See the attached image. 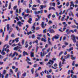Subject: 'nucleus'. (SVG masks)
Masks as SVG:
<instances>
[{
    "label": "nucleus",
    "instance_id": "nucleus-47",
    "mask_svg": "<svg viewBox=\"0 0 78 78\" xmlns=\"http://www.w3.org/2000/svg\"><path fill=\"white\" fill-rule=\"evenodd\" d=\"M66 5L67 7L69 6V2H67Z\"/></svg>",
    "mask_w": 78,
    "mask_h": 78
},
{
    "label": "nucleus",
    "instance_id": "nucleus-37",
    "mask_svg": "<svg viewBox=\"0 0 78 78\" xmlns=\"http://www.w3.org/2000/svg\"><path fill=\"white\" fill-rule=\"evenodd\" d=\"M11 37H15L14 34H12L11 35Z\"/></svg>",
    "mask_w": 78,
    "mask_h": 78
},
{
    "label": "nucleus",
    "instance_id": "nucleus-44",
    "mask_svg": "<svg viewBox=\"0 0 78 78\" xmlns=\"http://www.w3.org/2000/svg\"><path fill=\"white\" fill-rule=\"evenodd\" d=\"M54 67H57V66H58V65H57V64H56V63H55V64L54 65Z\"/></svg>",
    "mask_w": 78,
    "mask_h": 78
},
{
    "label": "nucleus",
    "instance_id": "nucleus-33",
    "mask_svg": "<svg viewBox=\"0 0 78 78\" xmlns=\"http://www.w3.org/2000/svg\"><path fill=\"white\" fill-rule=\"evenodd\" d=\"M38 48H39V46H37L36 48V52H37V51Z\"/></svg>",
    "mask_w": 78,
    "mask_h": 78
},
{
    "label": "nucleus",
    "instance_id": "nucleus-41",
    "mask_svg": "<svg viewBox=\"0 0 78 78\" xmlns=\"http://www.w3.org/2000/svg\"><path fill=\"white\" fill-rule=\"evenodd\" d=\"M39 29H40V28H39V27H37L36 28V29H35V30H36V31H37V30H39Z\"/></svg>",
    "mask_w": 78,
    "mask_h": 78
},
{
    "label": "nucleus",
    "instance_id": "nucleus-5",
    "mask_svg": "<svg viewBox=\"0 0 78 78\" xmlns=\"http://www.w3.org/2000/svg\"><path fill=\"white\" fill-rule=\"evenodd\" d=\"M48 44L49 45H51V41H50V38H48Z\"/></svg>",
    "mask_w": 78,
    "mask_h": 78
},
{
    "label": "nucleus",
    "instance_id": "nucleus-6",
    "mask_svg": "<svg viewBox=\"0 0 78 78\" xmlns=\"http://www.w3.org/2000/svg\"><path fill=\"white\" fill-rule=\"evenodd\" d=\"M73 3V1L71 2V5H70V7H72V6L73 8L75 7V4H74Z\"/></svg>",
    "mask_w": 78,
    "mask_h": 78
},
{
    "label": "nucleus",
    "instance_id": "nucleus-8",
    "mask_svg": "<svg viewBox=\"0 0 78 78\" xmlns=\"http://www.w3.org/2000/svg\"><path fill=\"white\" fill-rule=\"evenodd\" d=\"M6 46H7V45L6 44H5V45H4V46H3V49L2 50V51H1V54H2V53H3L4 52L3 51H4V49L5 48V47Z\"/></svg>",
    "mask_w": 78,
    "mask_h": 78
},
{
    "label": "nucleus",
    "instance_id": "nucleus-15",
    "mask_svg": "<svg viewBox=\"0 0 78 78\" xmlns=\"http://www.w3.org/2000/svg\"><path fill=\"white\" fill-rule=\"evenodd\" d=\"M41 27L43 28H45V26H44V22H42L41 24Z\"/></svg>",
    "mask_w": 78,
    "mask_h": 78
},
{
    "label": "nucleus",
    "instance_id": "nucleus-13",
    "mask_svg": "<svg viewBox=\"0 0 78 78\" xmlns=\"http://www.w3.org/2000/svg\"><path fill=\"white\" fill-rule=\"evenodd\" d=\"M49 31L51 33H54L55 32V30L53 29L49 30Z\"/></svg>",
    "mask_w": 78,
    "mask_h": 78
},
{
    "label": "nucleus",
    "instance_id": "nucleus-51",
    "mask_svg": "<svg viewBox=\"0 0 78 78\" xmlns=\"http://www.w3.org/2000/svg\"><path fill=\"white\" fill-rule=\"evenodd\" d=\"M37 36L39 37H42V34H38Z\"/></svg>",
    "mask_w": 78,
    "mask_h": 78
},
{
    "label": "nucleus",
    "instance_id": "nucleus-45",
    "mask_svg": "<svg viewBox=\"0 0 78 78\" xmlns=\"http://www.w3.org/2000/svg\"><path fill=\"white\" fill-rule=\"evenodd\" d=\"M8 76H9V75L8 74H7L5 76V78H8Z\"/></svg>",
    "mask_w": 78,
    "mask_h": 78
},
{
    "label": "nucleus",
    "instance_id": "nucleus-40",
    "mask_svg": "<svg viewBox=\"0 0 78 78\" xmlns=\"http://www.w3.org/2000/svg\"><path fill=\"white\" fill-rule=\"evenodd\" d=\"M48 23V24H51V23H52V21H51V20L49 21Z\"/></svg>",
    "mask_w": 78,
    "mask_h": 78
},
{
    "label": "nucleus",
    "instance_id": "nucleus-62",
    "mask_svg": "<svg viewBox=\"0 0 78 78\" xmlns=\"http://www.w3.org/2000/svg\"><path fill=\"white\" fill-rule=\"evenodd\" d=\"M32 9L33 10H37V8H32Z\"/></svg>",
    "mask_w": 78,
    "mask_h": 78
},
{
    "label": "nucleus",
    "instance_id": "nucleus-63",
    "mask_svg": "<svg viewBox=\"0 0 78 78\" xmlns=\"http://www.w3.org/2000/svg\"><path fill=\"white\" fill-rule=\"evenodd\" d=\"M15 54L14 53L12 56V58H14L15 56Z\"/></svg>",
    "mask_w": 78,
    "mask_h": 78
},
{
    "label": "nucleus",
    "instance_id": "nucleus-54",
    "mask_svg": "<svg viewBox=\"0 0 78 78\" xmlns=\"http://www.w3.org/2000/svg\"><path fill=\"white\" fill-rule=\"evenodd\" d=\"M13 29H12V28H10V30H9V31L10 32H11L12 31V30Z\"/></svg>",
    "mask_w": 78,
    "mask_h": 78
},
{
    "label": "nucleus",
    "instance_id": "nucleus-24",
    "mask_svg": "<svg viewBox=\"0 0 78 78\" xmlns=\"http://www.w3.org/2000/svg\"><path fill=\"white\" fill-rule=\"evenodd\" d=\"M55 25H53L52 26V28H54L55 29H56L57 28V25H56V26L55 27Z\"/></svg>",
    "mask_w": 78,
    "mask_h": 78
},
{
    "label": "nucleus",
    "instance_id": "nucleus-18",
    "mask_svg": "<svg viewBox=\"0 0 78 78\" xmlns=\"http://www.w3.org/2000/svg\"><path fill=\"white\" fill-rule=\"evenodd\" d=\"M9 24H8L7 25V30L9 31Z\"/></svg>",
    "mask_w": 78,
    "mask_h": 78
},
{
    "label": "nucleus",
    "instance_id": "nucleus-50",
    "mask_svg": "<svg viewBox=\"0 0 78 78\" xmlns=\"http://www.w3.org/2000/svg\"><path fill=\"white\" fill-rule=\"evenodd\" d=\"M64 44L65 45H69V43L67 42H65Z\"/></svg>",
    "mask_w": 78,
    "mask_h": 78
},
{
    "label": "nucleus",
    "instance_id": "nucleus-57",
    "mask_svg": "<svg viewBox=\"0 0 78 78\" xmlns=\"http://www.w3.org/2000/svg\"><path fill=\"white\" fill-rule=\"evenodd\" d=\"M63 53V52H62V51L60 52L59 54V56H61V55H62V54Z\"/></svg>",
    "mask_w": 78,
    "mask_h": 78
},
{
    "label": "nucleus",
    "instance_id": "nucleus-64",
    "mask_svg": "<svg viewBox=\"0 0 78 78\" xmlns=\"http://www.w3.org/2000/svg\"><path fill=\"white\" fill-rule=\"evenodd\" d=\"M40 11L41 14H42V13L43 12V10H41Z\"/></svg>",
    "mask_w": 78,
    "mask_h": 78
},
{
    "label": "nucleus",
    "instance_id": "nucleus-32",
    "mask_svg": "<svg viewBox=\"0 0 78 78\" xmlns=\"http://www.w3.org/2000/svg\"><path fill=\"white\" fill-rule=\"evenodd\" d=\"M51 13H50L49 15H48V19H50V17H51Z\"/></svg>",
    "mask_w": 78,
    "mask_h": 78
},
{
    "label": "nucleus",
    "instance_id": "nucleus-9",
    "mask_svg": "<svg viewBox=\"0 0 78 78\" xmlns=\"http://www.w3.org/2000/svg\"><path fill=\"white\" fill-rule=\"evenodd\" d=\"M32 20H33V19H32V18H30L29 19V20H28V22L29 23L31 24V21H32Z\"/></svg>",
    "mask_w": 78,
    "mask_h": 78
},
{
    "label": "nucleus",
    "instance_id": "nucleus-34",
    "mask_svg": "<svg viewBox=\"0 0 78 78\" xmlns=\"http://www.w3.org/2000/svg\"><path fill=\"white\" fill-rule=\"evenodd\" d=\"M46 30H47V29H45V30H44L43 31V33H46Z\"/></svg>",
    "mask_w": 78,
    "mask_h": 78
},
{
    "label": "nucleus",
    "instance_id": "nucleus-1",
    "mask_svg": "<svg viewBox=\"0 0 78 78\" xmlns=\"http://www.w3.org/2000/svg\"><path fill=\"white\" fill-rule=\"evenodd\" d=\"M54 63V61H53L50 60H49V62H48L47 63V65H50V66H51Z\"/></svg>",
    "mask_w": 78,
    "mask_h": 78
},
{
    "label": "nucleus",
    "instance_id": "nucleus-19",
    "mask_svg": "<svg viewBox=\"0 0 78 78\" xmlns=\"http://www.w3.org/2000/svg\"><path fill=\"white\" fill-rule=\"evenodd\" d=\"M46 77L47 78H51V75H48L46 76Z\"/></svg>",
    "mask_w": 78,
    "mask_h": 78
},
{
    "label": "nucleus",
    "instance_id": "nucleus-4",
    "mask_svg": "<svg viewBox=\"0 0 78 78\" xmlns=\"http://www.w3.org/2000/svg\"><path fill=\"white\" fill-rule=\"evenodd\" d=\"M40 7H41V8L40 9H42L43 8H46V7H47V5H41Z\"/></svg>",
    "mask_w": 78,
    "mask_h": 78
},
{
    "label": "nucleus",
    "instance_id": "nucleus-58",
    "mask_svg": "<svg viewBox=\"0 0 78 78\" xmlns=\"http://www.w3.org/2000/svg\"><path fill=\"white\" fill-rule=\"evenodd\" d=\"M55 14H56V15L57 16H59V13H58L57 12H55Z\"/></svg>",
    "mask_w": 78,
    "mask_h": 78
},
{
    "label": "nucleus",
    "instance_id": "nucleus-36",
    "mask_svg": "<svg viewBox=\"0 0 78 78\" xmlns=\"http://www.w3.org/2000/svg\"><path fill=\"white\" fill-rule=\"evenodd\" d=\"M51 9H53L54 11H56V9H55V8L51 7Z\"/></svg>",
    "mask_w": 78,
    "mask_h": 78
},
{
    "label": "nucleus",
    "instance_id": "nucleus-55",
    "mask_svg": "<svg viewBox=\"0 0 78 78\" xmlns=\"http://www.w3.org/2000/svg\"><path fill=\"white\" fill-rule=\"evenodd\" d=\"M52 6H53L54 7H55V5H56V4H55V3H54V2L52 3Z\"/></svg>",
    "mask_w": 78,
    "mask_h": 78
},
{
    "label": "nucleus",
    "instance_id": "nucleus-39",
    "mask_svg": "<svg viewBox=\"0 0 78 78\" xmlns=\"http://www.w3.org/2000/svg\"><path fill=\"white\" fill-rule=\"evenodd\" d=\"M26 12L27 13H30V12L29 11V9H27L26 10Z\"/></svg>",
    "mask_w": 78,
    "mask_h": 78
},
{
    "label": "nucleus",
    "instance_id": "nucleus-7",
    "mask_svg": "<svg viewBox=\"0 0 78 78\" xmlns=\"http://www.w3.org/2000/svg\"><path fill=\"white\" fill-rule=\"evenodd\" d=\"M59 35L57 34V35H55L54 36L55 39H58L59 38Z\"/></svg>",
    "mask_w": 78,
    "mask_h": 78
},
{
    "label": "nucleus",
    "instance_id": "nucleus-30",
    "mask_svg": "<svg viewBox=\"0 0 78 78\" xmlns=\"http://www.w3.org/2000/svg\"><path fill=\"white\" fill-rule=\"evenodd\" d=\"M22 44H23V45H24V43H25V40L23 39L22 40Z\"/></svg>",
    "mask_w": 78,
    "mask_h": 78
},
{
    "label": "nucleus",
    "instance_id": "nucleus-29",
    "mask_svg": "<svg viewBox=\"0 0 78 78\" xmlns=\"http://www.w3.org/2000/svg\"><path fill=\"white\" fill-rule=\"evenodd\" d=\"M23 76H27V73H24L23 74Z\"/></svg>",
    "mask_w": 78,
    "mask_h": 78
},
{
    "label": "nucleus",
    "instance_id": "nucleus-52",
    "mask_svg": "<svg viewBox=\"0 0 78 78\" xmlns=\"http://www.w3.org/2000/svg\"><path fill=\"white\" fill-rule=\"evenodd\" d=\"M72 65L73 66H75V62L73 61L72 63Z\"/></svg>",
    "mask_w": 78,
    "mask_h": 78
},
{
    "label": "nucleus",
    "instance_id": "nucleus-21",
    "mask_svg": "<svg viewBox=\"0 0 78 78\" xmlns=\"http://www.w3.org/2000/svg\"><path fill=\"white\" fill-rule=\"evenodd\" d=\"M19 37H18L15 40V41H16V42H19Z\"/></svg>",
    "mask_w": 78,
    "mask_h": 78
},
{
    "label": "nucleus",
    "instance_id": "nucleus-48",
    "mask_svg": "<svg viewBox=\"0 0 78 78\" xmlns=\"http://www.w3.org/2000/svg\"><path fill=\"white\" fill-rule=\"evenodd\" d=\"M31 72H32V74L34 73V70H33V68H32V69H31Z\"/></svg>",
    "mask_w": 78,
    "mask_h": 78
},
{
    "label": "nucleus",
    "instance_id": "nucleus-28",
    "mask_svg": "<svg viewBox=\"0 0 78 78\" xmlns=\"http://www.w3.org/2000/svg\"><path fill=\"white\" fill-rule=\"evenodd\" d=\"M8 38H9V37L8 36V35H7L6 36V37L5 38V41H8Z\"/></svg>",
    "mask_w": 78,
    "mask_h": 78
},
{
    "label": "nucleus",
    "instance_id": "nucleus-59",
    "mask_svg": "<svg viewBox=\"0 0 78 78\" xmlns=\"http://www.w3.org/2000/svg\"><path fill=\"white\" fill-rule=\"evenodd\" d=\"M17 8V5H16L15 6H14V7H13V9L15 10Z\"/></svg>",
    "mask_w": 78,
    "mask_h": 78
},
{
    "label": "nucleus",
    "instance_id": "nucleus-42",
    "mask_svg": "<svg viewBox=\"0 0 78 78\" xmlns=\"http://www.w3.org/2000/svg\"><path fill=\"white\" fill-rule=\"evenodd\" d=\"M10 72H11L12 73H13V71H12V70L11 69H10Z\"/></svg>",
    "mask_w": 78,
    "mask_h": 78
},
{
    "label": "nucleus",
    "instance_id": "nucleus-56",
    "mask_svg": "<svg viewBox=\"0 0 78 78\" xmlns=\"http://www.w3.org/2000/svg\"><path fill=\"white\" fill-rule=\"evenodd\" d=\"M6 70H4L3 71V73H5V74H6Z\"/></svg>",
    "mask_w": 78,
    "mask_h": 78
},
{
    "label": "nucleus",
    "instance_id": "nucleus-46",
    "mask_svg": "<svg viewBox=\"0 0 78 78\" xmlns=\"http://www.w3.org/2000/svg\"><path fill=\"white\" fill-rule=\"evenodd\" d=\"M73 42H74V43H76V41L75 39H73Z\"/></svg>",
    "mask_w": 78,
    "mask_h": 78
},
{
    "label": "nucleus",
    "instance_id": "nucleus-53",
    "mask_svg": "<svg viewBox=\"0 0 78 78\" xmlns=\"http://www.w3.org/2000/svg\"><path fill=\"white\" fill-rule=\"evenodd\" d=\"M17 71H18V68H15V72H17Z\"/></svg>",
    "mask_w": 78,
    "mask_h": 78
},
{
    "label": "nucleus",
    "instance_id": "nucleus-11",
    "mask_svg": "<svg viewBox=\"0 0 78 78\" xmlns=\"http://www.w3.org/2000/svg\"><path fill=\"white\" fill-rule=\"evenodd\" d=\"M71 59L72 60H75L76 59V57H73V55H71Z\"/></svg>",
    "mask_w": 78,
    "mask_h": 78
},
{
    "label": "nucleus",
    "instance_id": "nucleus-2",
    "mask_svg": "<svg viewBox=\"0 0 78 78\" xmlns=\"http://www.w3.org/2000/svg\"><path fill=\"white\" fill-rule=\"evenodd\" d=\"M22 47H19V46H17L14 48L13 50H16V51H17L18 49H22Z\"/></svg>",
    "mask_w": 78,
    "mask_h": 78
},
{
    "label": "nucleus",
    "instance_id": "nucleus-60",
    "mask_svg": "<svg viewBox=\"0 0 78 78\" xmlns=\"http://www.w3.org/2000/svg\"><path fill=\"white\" fill-rule=\"evenodd\" d=\"M35 37V35L33 34V35H32V38L33 39H34Z\"/></svg>",
    "mask_w": 78,
    "mask_h": 78
},
{
    "label": "nucleus",
    "instance_id": "nucleus-10",
    "mask_svg": "<svg viewBox=\"0 0 78 78\" xmlns=\"http://www.w3.org/2000/svg\"><path fill=\"white\" fill-rule=\"evenodd\" d=\"M34 53L33 52H30V56L31 58H33V57H34Z\"/></svg>",
    "mask_w": 78,
    "mask_h": 78
},
{
    "label": "nucleus",
    "instance_id": "nucleus-35",
    "mask_svg": "<svg viewBox=\"0 0 78 78\" xmlns=\"http://www.w3.org/2000/svg\"><path fill=\"white\" fill-rule=\"evenodd\" d=\"M62 5H61L59 6H58L57 7H58V8L59 9H60V8H61L62 7Z\"/></svg>",
    "mask_w": 78,
    "mask_h": 78
},
{
    "label": "nucleus",
    "instance_id": "nucleus-22",
    "mask_svg": "<svg viewBox=\"0 0 78 78\" xmlns=\"http://www.w3.org/2000/svg\"><path fill=\"white\" fill-rule=\"evenodd\" d=\"M27 59H26V61H27V62H29V61H31V59H30L28 57H27Z\"/></svg>",
    "mask_w": 78,
    "mask_h": 78
},
{
    "label": "nucleus",
    "instance_id": "nucleus-12",
    "mask_svg": "<svg viewBox=\"0 0 78 78\" xmlns=\"http://www.w3.org/2000/svg\"><path fill=\"white\" fill-rule=\"evenodd\" d=\"M64 58H65V59H68L70 58V54H68L67 55V56H64Z\"/></svg>",
    "mask_w": 78,
    "mask_h": 78
},
{
    "label": "nucleus",
    "instance_id": "nucleus-14",
    "mask_svg": "<svg viewBox=\"0 0 78 78\" xmlns=\"http://www.w3.org/2000/svg\"><path fill=\"white\" fill-rule=\"evenodd\" d=\"M23 56H25V55H28V54L27 53V52H25V51H24L23 52Z\"/></svg>",
    "mask_w": 78,
    "mask_h": 78
},
{
    "label": "nucleus",
    "instance_id": "nucleus-20",
    "mask_svg": "<svg viewBox=\"0 0 78 78\" xmlns=\"http://www.w3.org/2000/svg\"><path fill=\"white\" fill-rule=\"evenodd\" d=\"M17 24L19 25L20 27H21V26H22L21 22H20V21H19L17 23Z\"/></svg>",
    "mask_w": 78,
    "mask_h": 78
},
{
    "label": "nucleus",
    "instance_id": "nucleus-31",
    "mask_svg": "<svg viewBox=\"0 0 78 78\" xmlns=\"http://www.w3.org/2000/svg\"><path fill=\"white\" fill-rule=\"evenodd\" d=\"M37 64H35L33 66V67L36 68L37 67Z\"/></svg>",
    "mask_w": 78,
    "mask_h": 78
},
{
    "label": "nucleus",
    "instance_id": "nucleus-43",
    "mask_svg": "<svg viewBox=\"0 0 78 78\" xmlns=\"http://www.w3.org/2000/svg\"><path fill=\"white\" fill-rule=\"evenodd\" d=\"M35 42H36V44H37V45H38V44H37V43H38V40H36L35 41Z\"/></svg>",
    "mask_w": 78,
    "mask_h": 78
},
{
    "label": "nucleus",
    "instance_id": "nucleus-3",
    "mask_svg": "<svg viewBox=\"0 0 78 78\" xmlns=\"http://www.w3.org/2000/svg\"><path fill=\"white\" fill-rule=\"evenodd\" d=\"M41 53V57H43V55H46V54H47V52H44V51H43V53H42V52H40Z\"/></svg>",
    "mask_w": 78,
    "mask_h": 78
},
{
    "label": "nucleus",
    "instance_id": "nucleus-61",
    "mask_svg": "<svg viewBox=\"0 0 78 78\" xmlns=\"http://www.w3.org/2000/svg\"><path fill=\"white\" fill-rule=\"evenodd\" d=\"M51 55V52H49L48 53V57H50V56Z\"/></svg>",
    "mask_w": 78,
    "mask_h": 78
},
{
    "label": "nucleus",
    "instance_id": "nucleus-26",
    "mask_svg": "<svg viewBox=\"0 0 78 78\" xmlns=\"http://www.w3.org/2000/svg\"><path fill=\"white\" fill-rule=\"evenodd\" d=\"M71 36L73 38V40L75 39V35H72Z\"/></svg>",
    "mask_w": 78,
    "mask_h": 78
},
{
    "label": "nucleus",
    "instance_id": "nucleus-16",
    "mask_svg": "<svg viewBox=\"0 0 78 78\" xmlns=\"http://www.w3.org/2000/svg\"><path fill=\"white\" fill-rule=\"evenodd\" d=\"M41 41H44V42H46L47 40H46V38H42L41 39Z\"/></svg>",
    "mask_w": 78,
    "mask_h": 78
},
{
    "label": "nucleus",
    "instance_id": "nucleus-23",
    "mask_svg": "<svg viewBox=\"0 0 78 78\" xmlns=\"http://www.w3.org/2000/svg\"><path fill=\"white\" fill-rule=\"evenodd\" d=\"M31 29H32L31 31H33V30H35V27H34V26H33L31 28Z\"/></svg>",
    "mask_w": 78,
    "mask_h": 78
},
{
    "label": "nucleus",
    "instance_id": "nucleus-49",
    "mask_svg": "<svg viewBox=\"0 0 78 78\" xmlns=\"http://www.w3.org/2000/svg\"><path fill=\"white\" fill-rule=\"evenodd\" d=\"M54 49L56 50V48H57V47H56V45H54Z\"/></svg>",
    "mask_w": 78,
    "mask_h": 78
},
{
    "label": "nucleus",
    "instance_id": "nucleus-38",
    "mask_svg": "<svg viewBox=\"0 0 78 78\" xmlns=\"http://www.w3.org/2000/svg\"><path fill=\"white\" fill-rule=\"evenodd\" d=\"M14 53L15 54V55H16V56H18V55H19V54H18L17 53H16V52H15Z\"/></svg>",
    "mask_w": 78,
    "mask_h": 78
},
{
    "label": "nucleus",
    "instance_id": "nucleus-17",
    "mask_svg": "<svg viewBox=\"0 0 78 78\" xmlns=\"http://www.w3.org/2000/svg\"><path fill=\"white\" fill-rule=\"evenodd\" d=\"M59 69H60L61 67L62 66V64H61V62H59Z\"/></svg>",
    "mask_w": 78,
    "mask_h": 78
},
{
    "label": "nucleus",
    "instance_id": "nucleus-27",
    "mask_svg": "<svg viewBox=\"0 0 78 78\" xmlns=\"http://www.w3.org/2000/svg\"><path fill=\"white\" fill-rule=\"evenodd\" d=\"M9 9H11V3H9Z\"/></svg>",
    "mask_w": 78,
    "mask_h": 78
},
{
    "label": "nucleus",
    "instance_id": "nucleus-25",
    "mask_svg": "<svg viewBox=\"0 0 78 78\" xmlns=\"http://www.w3.org/2000/svg\"><path fill=\"white\" fill-rule=\"evenodd\" d=\"M19 73H20V71H19L17 73V76L18 78H19Z\"/></svg>",
    "mask_w": 78,
    "mask_h": 78
}]
</instances>
